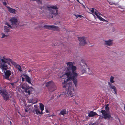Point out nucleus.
Wrapping results in <instances>:
<instances>
[{
	"mask_svg": "<svg viewBox=\"0 0 125 125\" xmlns=\"http://www.w3.org/2000/svg\"><path fill=\"white\" fill-rule=\"evenodd\" d=\"M66 64V72L62 77V78H63V77L66 75L67 79L66 81H65L64 82L62 83V84L63 85V88H68V89H67L64 94L67 97L70 98L74 97V94L72 92V91L74 90V89L72 83H67V81L71 80L73 81L75 87H77L78 85V80L77 78L78 74L76 71V68L73 66L72 62H67ZM73 98H74V97Z\"/></svg>",
	"mask_w": 125,
	"mask_h": 125,
	"instance_id": "nucleus-1",
	"label": "nucleus"
},
{
	"mask_svg": "<svg viewBox=\"0 0 125 125\" xmlns=\"http://www.w3.org/2000/svg\"><path fill=\"white\" fill-rule=\"evenodd\" d=\"M7 63L10 65V64L8 61V58H6L5 56L3 57L2 58L0 57V68L4 71V78L8 80H12L13 79V78H9V77L11 74L12 72L10 70H7L8 67Z\"/></svg>",
	"mask_w": 125,
	"mask_h": 125,
	"instance_id": "nucleus-2",
	"label": "nucleus"
},
{
	"mask_svg": "<svg viewBox=\"0 0 125 125\" xmlns=\"http://www.w3.org/2000/svg\"><path fill=\"white\" fill-rule=\"evenodd\" d=\"M105 109V110H102L100 111V112L102 113L103 115V118L105 119L107 118L110 119L112 118L111 117L110 113L108 112L107 111L109 109L108 107V104L106 105Z\"/></svg>",
	"mask_w": 125,
	"mask_h": 125,
	"instance_id": "nucleus-3",
	"label": "nucleus"
},
{
	"mask_svg": "<svg viewBox=\"0 0 125 125\" xmlns=\"http://www.w3.org/2000/svg\"><path fill=\"white\" fill-rule=\"evenodd\" d=\"M46 86L49 90L51 92H52L56 89V87L53 82L51 81L47 82L46 83Z\"/></svg>",
	"mask_w": 125,
	"mask_h": 125,
	"instance_id": "nucleus-4",
	"label": "nucleus"
},
{
	"mask_svg": "<svg viewBox=\"0 0 125 125\" xmlns=\"http://www.w3.org/2000/svg\"><path fill=\"white\" fill-rule=\"evenodd\" d=\"M48 7L49 8V10L51 13L52 15L56 16L58 14V8L57 6H53Z\"/></svg>",
	"mask_w": 125,
	"mask_h": 125,
	"instance_id": "nucleus-5",
	"label": "nucleus"
},
{
	"mask_svg": "<svg viewBox=\"0 0 125 125\" xmlns=\"http://www.w3.org/2000/svg\"><path fill=\"white\" fill-rule=\"evenodd\" d=\"M80 65L81 66V71L83 74L86 72V68L87 67V65L85 62L83 60H81L80 62Z\"/></svg>",
	"mask_w": 125,
	"mask_h": 125,
	"instance_id": "nucleus-6",
	"label": "nucleus"
},
{
	"mask_svg": "<svg viewBox=\"0 0 125 125\" xmlns=\"http://www.w3.org/2000/svg\"><path fill=\"white\" fill-rule=\"evenodd\" d=\"M0 94L5 100L7 101L9 99V97L8 94V93L6 90L4 89L0 90Z\"/></svg>",
	"mask_w": 125,
	"mask_h": 125,
	"instance_id": "nucleus-7",
	"label": "nucleus"
},
{
	"mask_svg": "<svg viewBox=\"0 0 125 125\" xmlns=\"http://www.w3.org/2000/svg\"><path fill=\"white\" fill-rule=\"evenodd\" d=\"M9 21L11 23L12 26H13V27L16 28L17 26L18 23L17 18L16 17H13L9 20Z\"/></svg>",
	"mask_w": 125,
	"mask_h": 125,
	"instance_id": "nucleus-8",
	"label": "nucleus"
},
{
	"mask_svg": "<svg viewBox=\"0 0 125 125\" xmlns=\"http://www.w3.org/2000/svg\"><path fill=\"white\" fill-rule=\"evenodd\" d=\"M22 88L24 90V91L25 92L27 93L28 95H30L31 94V89L27 84H23L22 86Z\"/></svg>",
	"mask_w": 125,
	"mask_h": 125,
	"instance_id": "nucleus-9",
	"label": "nucleus"
},
{
	"mask_svg": "<svg viewBox=\"0 0 125 125\" xmlns=\"http://www.w3.org/2000/svg\"><path fill=\"white\" fill-rule=\"evenodd\" d=\"M8 60L10 63H11L12 65L16 67L19 71L20 72L22 71L21 68L20 66L16 63L15 62L13 61L12 60L8 58Z\"/></svg>",
	"mask_w": 125,
	"mask_h": 125,
	"instance_id": "nucleus-10",
	"label": "nucleus"
},
{
	"mask_svg": "<svg viewBox=\"0 0 125 125\" xmlns=\"http://www.w3.org/2000/svg\"><path fill=\"white\" fill-rule=\"evenodd\" d=\"M78 39L80 42L79 44L80 46H84L87 43L85 37H78Z\"/></svg>",
	"mask_w": 125,
	"mask_h": 125,
	"instance_id": "nucleus-11",
	"label": "nucleus"
},
{
	"mask_svg": "<svg viewBox=\"0 0 125 125\" xmlns=\"http://www.w3.org/2000/svg\"><path fill=\"white\" fill-rule=\"evenodd\" d=\"M44 27L45 28L50 30H52L53 29H54L57 31H58L59 30V28L58 26L54 25H45L44 26Z\"/></svg>",
	"mask_w": 125,
	"mask_h": 125,
	"instance_id": "nucleus-12",
	"label": "nucleus"
},
{
	"mask_svg": "<svg viewBox=\"0 0 125 125\" xmlns=\"http://www.w3.org/2000/svg\"><path fill=\"white\" fill-rule=\"evenodd\" d=\"M8 9V11L11 13H12L14 14H16V10L15 9H13L12 8H11L9 6H6Z\"/></svg>",
	"mask_w": 125,
	"mask_h": 125,
	"instance_id": "nucleus-13",
	"label": "nucleus"
},
{
	"mask_svg": "<svg viewBox=\"0 0 125 125\" xmlns=\"http://www.w3.org/2000/svg\"><path fill=\"white\" fill-rule=\"evenodd\" d=\"M108 84L109 85V87L113 90L114 93L117 94V90L116 87L114 86H112V84L109 82L108 83Z\"/></svg>",
	"mask_w": 125,
	"mask_h": 125,
	"instance_id": "nucleus-14",
	"label": "nucleus"
},
{
	"mask_svg": "<svg viewBox=\"0 0 125 125\" xmlns=\"http://www.w3.org/2000/svg\"><path fill=\"white\" fill-rule=\"evenodd\" d=\"M113 40L109 39L108 40H105L104 41V44L106 45L111 46L112 45Z\"/></svg>",
	"mask_w": 125,
	"mask_h": 125,
	"instance_id": "nucleus-15",
	"label": "nucleus"
},
{
	"mask_svg": "<svg viewBox=\"0 0 125 125\" xmlns=\"http://www.w3.org/2000/svg\"><path fill=\"white\" fill-rule=\"evenodd\" d=\"M96 115H97L98 116H100V115H98L96 113L94 112L93 111H90V112L89 113L88 116L89 117H92Z\"/></svg>",
	"mask_w": 125,
	"mask_h": 125,
	"instance_id": "nucleus-16",
	"label": "nucleus"
},
{
	"mask_svg": "<svg viewBox=\"0 0 125 125\" xmlns=\"http://www.w3.org/2000/svg\"><path fill=\"white\" fill-rule=\"evenodd\" d=\"M91 10V12L95 16V15L97 17V16H98V15L97 14V10L95 9H94V8H92L90 9Z\"/></svg>",
	"mask_w": 125,
	"mask_h": 125,
	"instance_id": "nucleus-17",
	"label": "nucleus"
},
{
	"mask_svg": "<svg viewBox=\"0 0 125 125\" xmlns=\"http://www.w3.org/2000/svg\"><path fill=\"white\" fill-rule=\"evenodd\" d=\"M68 113V112L66 111V109H64L62 110L59 113V115L60 116L64 115L67 114Z\"/></svg>",
	"mask_w": 125,
	"mask_h": 125,
	"instance_id": "nucleus-18",
	"label": "nucleus"
},
{
	"mask_svg": "<svg viewBox=\"0 0 125 125\" xmlns=\"http://www.w3.org/2000/svg\"><path fill=\"white\" fill-rule=\"evenodd\" d=\"M10 29V28L6 26H4V31L5 33H7L9 32Z\"/></svg>",
	"mask_w": 125,
	"mask_h": 125,
	"instance_id": "nucleus-19",
	"label": "nucleus"
},
{
	"mask_svg": "<svg viewBox=\"0 0 125 125\" xmlns=\"http://www.w3.org/2000/svg\"><path fill=\"white\" fill-rule=\"evenodd\" d=\"M40 107L41 111V114H43V111L44 109V105L42 103H40Z\"/></svg>",
	"mask_w": 125,
	"mask_h": 125,
	"instance_id": "nucleus-20",
	"label": "nucleus"
},
{
	"mask_svg": "<svg viewBox=\"0 0 125 125\" xmlns=\"http://www.w3.org/2000/svg\"><path fill=\"white\" fill-rule=\"evenodd\" d=\"M26 79V81L29 84L31 83V79L28 75H26L25 77Z\"/></svg>",
	"mask_w": 125,
	"mask_h": 125,
	"instance_id": "nucleus-21",
	"label": "nucleus"
},
{
	"mask_svg": "<svg viewBox=\"0 0 125 125\" xmlns=\"http://www.w3.org/2000/svg\"><path fill=\"white\" fill-rule=\"evenodd\" d=\"M97 18H98L99 19H100V20L103 21H107L105 20L103 18H102L101 16H99V15L97 16Z\"/></svg>",
	"mask_w": 125,
	"mask_h": 125,
	"instance_id": "nucleus-22",
	"label": "nucleus"
},
{
	"mask_svg": "<svg viewBox=\"0 0 125 125\" xmlns=\"http://www.w3.org/2000/svg\"><path fill=\"white\" fill-rule=\"evenodd\" d=\"M5 24L8 26V27H9V28H10V29L15 28L13 27V26L12 25L11 26V25L9 24L7 22L5 23Z\"/></svg>",
	"mask_w": 125,
	"mask_h": 125,
	"instance_id": "nucleus-23",
	"label": "nucleus"
},
{
	"mask_svg": "<svg viewBox=\"0 0 125 125\" xmlns=\"http://www.w3.org/2000/svg\"><path fill=\"white\" fill-rule=\"evenodd\" d=\"M36 112V114H41V112L40 111L39 109H36L35 110Z\"/></svg>",
	"mask_w": 125,
	"mask_h": 125,
	"instance_id": "nucleus-24",
	"label": "nucleus"
},
{
	"mask_svg": "<svg viewBox=\"0 0 125 125\" xmlns=\"http://www.w3.org/2000/svg\"><path fill=\"white\" fill-rule=\"evenodd\" d=\"M114 77L113 76H111L110 78V81L111 83H114V82L113 80Z\"/></svg>",
	"mask_w": 125,
	"mask_h": 125,
	"instance_id": "nucleus-25",
	"label": "nucleus"
},
{
	"mask_svg": "<svg viewBox=\"0 0 125 125\" xmlns=\"http://www.w3.org/2000/svg\"><path fill=\"white\" fill-rule=\"evenodd\" d=\"M1 35H2V36L1 37L2 38H4L5 37H7L8 36L7 35L3 33H1Z\"/></svg>",
	"mask_w": 125,
	"mask_h": 125,
	"instance_id": "nucleus-26",
	"label": "nucleus"
},
{
	"mask_svg": "<svg viewBox=\"0 0 125 125\" xmlns=\"http://www.w3.org/2000/svg\"><path fill=\"white\" fill-rule=\"evenodd\" d=\"M37 2L39 4H41L42 5V1L40 0H37Z\"/></svg>",
	"mask_w": 125,
	"mask_h": 125,
	"instance_id": "nucleus-27",
	"label": "nucleus"
},
{
	"mask_svg": "<svg viewBox=\"0 0 125 125\" xmlns=\"http://www.w3.org/2000/svg\"><path fill=\"white\" fill-rule=\"evenodd\" d=\"M17 83L16 82H15L14 83H10V84L12 85L13 86H14L15 84H16Z\"/></svg>",
	"mask_w": 125,
	"mask_h": 125,
	"instance_id": "nucleus-28",
	"label": "nucleus"
},
{
	"mask_svg": "<svg viewBox=\"0 0 125 125\" xmlns=\"http://www.w3.org/2000/svg\"><path fill=\"white\" fill-rule=\"evenodd\" d=\"M76 16L77 17L81 18L82 17H83V16H82L80 15H76Z\"/></svg>",
	"mask_w": 125,
	"mask_h": 125,
	"instance_id": "nucleus-29",
	"label": "nucleus"
},
{
	"mask_svg": "<svg viewBox=\"0 0 125 125\" xmlns=\"http://www.w3.org/2000/svg\"><path fill=\"white\" fill-rule=\"evenodd\" d=\"M76 98V100H78L79 99V96L78 95H77L76 96H75Z\"/></svg>",
	"mask_w": 125,
	"mask_h": 125,
	"instance_id": "nucleus-30",
	"label": "nucleus"
},
{
	"mask_svg": "<svg viewBox=\"0 0 125 125\" xmlns=\"http://www.w3.org/2000/svg\"><path fill=\"white\" fill-rule=\"evenodd\" d=\"M3 4L5 6H6L7 4L6 3V2H3Z\"/></svg>",
	"mask_w": 125,
	"mask_h": 125,
	"instance_id": "nucleus-31",
	"label": "nucleus"
},
{
	"mask_svg": "<svg viewBox=\"0 0 125 125\" xmlns=\"http://www.w3.org/2000/svg\"><path fill=\"white\" fill-rule=\"evenodd\" d=\"M22 81H25V78H24L22 77Z\"/></svg>",
	"mask_w": 125,
	"mask_h": 125,
	"instance_id": "nucleus-32",
	"label": "nucleus"
},
{
	"mask_svg": "<svg viewBox=\"0 0 125 125\" xmlns=\"http://www.w3.org/2000/svg\"><path fill=\"white\" fill-rule=\"evenodd\" d=\"M97 14H99V15H102L99 12H98L97 11Z\"/></svg>",
	"mask_w": 125,
	"mask_h": 125,
	"instance_id": "nucleus-33",
	"label": "nucleus"
},
{
	"mask_svg": "<svg viewBox=\"0 0 125 125\" xmlns=\"http://www.w3.org/2000/svg\"><path fill=\"white\" fill-rule=\"evenodd\" d=\"M89 125H95V124L94 123L92 124H90Z\"/></svg>",
	"mask_w": 125,
	"mask_h": 125,
	"instance_id": "nucleus-34",
	"label": "nucleus"
},
{
	"mask_svg": "<svg viewBox=\"0 0 125 125\" xmlns=\"http://www.w3.org/2000/svg\"><path fill=\"white\" fill-rule=\"evenodd\" d=\"M46 113H48V111L47 110H46Z\"/></svg>",
	"mask_w": 125,
	"mask_h": 125,
	"instance_id": "nucleus-35",
	"label": "nucleus"
},
{
	"mask_svg": "<svg viewBox=\"0 0 125 125\" xmlns=\"http://www.w3.org/2000/svg\"><path fill=\"white\" fill-rule=\"evenodd\" d=\"M25 111L26 112H28V110H27V109H25Z\"/></svg>",
	"mask_w": 125,
	"mask_h": 125,
	"instance_id": "nucleus-36",
	"label": "nucleus"
},
{
	"mask_svg": "<svg viewBox=\"0 0 125 125\" xmlns=\"http://www.w3.org/2000/svg\"><path fill=\"white\" fill-rule=\"evenodd\" d=\"M76 1L79 3H80L79 1L78 0H76Z\"/></svg>",
	"mask_w": 125,
	"mask_h": 125,
	"instance_id": "nucleus-37",
	"label": "nucleus"
},
{
	"mask_svg": "<svg viewBox=\"0 0 125 125\" xmlns=\"http://www.w3.org/2000/svg\"><path fill=\"white\" fill-rule=\"evenodd\" d=\"M104 108V107L103 106L102 107V108H101V109H103V108Z\"/></svg>",
	"mask_w": 125,
	"mask_h": 125,
	"instance_id": "nucleus-38",
	"label": "nucleus"
},
{
	"mask_svg": "<svg viewBox=\"0 0 125 125\" xmlns=\"http://www.w3.org/2000/svg\"><path fill=\"white\" fill-rule=\"evenodd\" d=\"M59 95L58 96H57L58 97H60V95Z\"/></svg>",
	"mask_w": 125,
	"mask_h": 125,
	"instance_id": "nucleus-39",
	"label": "nucleus"
},
{
	"mask_svg": "<svg viewBox=\"0 0 125 125\" xmlns=\"http://www.w3.org/2000/svg\"><path fill=\"white\" fill-rule=\"evenodd\" d=\"M53 16L52 15V17H51V18H53Z\"/></svg>",
	"mask_w": 125,
	"mask_h": 125,
	"instance_id": "nucleus-40",
	"label": "nucleus"
},
{
	"mask_svg": "<svg viewBox=\"0 0 125 125\" xmlns=\"http://www.w3.org/2000/svg\"><path fill=\"white\" fill-rule=\"evenodd\" d=\"M12 77H13V78H14V76H12Z\"/></svg>",
	"mask_w": 125,
	"mask_h": 125,
	"instance_id": "nucleus-41",
	"label": "nucleus"
},
{
	"mask_svg": "<svg viewBox=\"0 0 125 125\" xmlns=\"http://www.w3.org/2000/svg\"><path fill=\"white\" fill-rule=\"evenodd\" d=\"M31 102H31H31H30V103H31Z\"/></svg>",
	"mask_w": 125,
	"mask_h": 125,
	"instance_id": "nucleus-42",
	"label": "nucleus"
}]
</instances>
